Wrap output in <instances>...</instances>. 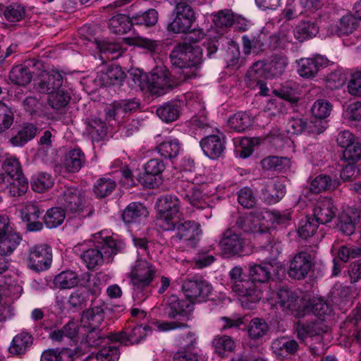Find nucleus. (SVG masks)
I'll return each mask as SVG.
<instances>
[{
    "instance_id": "1",
    "label": "nucleus",
    "mask_w": 361,
    "mask_h": 361,
    "mask_svg": "<svg viewBox=\"0 0 361 361\" xmlns=\"http://www.w3.org/2000/svg\"><path fill=\"white\" fill-rule=\"evenodd\" d=\"M195 13L189 5L182 6V75L186 79L197 74V65L202 61V50L197 41L202 38V30L197 29Z\"/></svg>"
},
{
    "instance_id": "2",
    "label": "nucleus",
    "mask_w": 361,
    "mask_h": 361,
    "mask_svg": "<svg viewBox=\"0 0 361 361\" xmlns=\"http://www.w3.org/2000/svg\"><path fill=\"white\" fill-rule=\"evenodd\" d=\"M306 314L312 311L317 319L306 322H298L295 332L299 340L304 341L308 338L320 336L329 329L326 321L330 317L331 310L326 302L321 298L310 299L306 296Z\"/></svg>"
},
{
    "instance_id": "3",
    "label": "nucleus",
    "mask_w": 361,
    "mask_h": 361,
    "mask_svg": "<svg viewBox=\"0 0 361 361\" xmlns=\"http://www.w3.org/2000/svg\"><path fill=\"white\" fill-rule=\"evenodd\" d=\"M212 290V286L200 279H188L182 285V321L190 319L196 303L205 300Z\"/></svg>"
},
{
    "instance_id": "4",
    "label": "nucleus",
    "mask_w": 361,
    "mask_h": 361,
    "mask_svg": "<svg viewBox=\"0 0 361 361\" xmlns=\"http://www.w3.org/2000/svg\"><path fill=\"white\" fill-rule=\"evenodd\" d=\"M57 201L67 214L73 216H90L94 211L93 207L87 201L85 192L73 186L64 187Z\"/></svg>"
},
{
    "instance_id": "5",
    "label": "nucleus",
    "mask_w": 361,
    "mask_h": 361,
    "mask_svg": "<svg viewBox=\"0 0 361 361\" xmlns=\"http://www.w3.org/2000/svg\"><path fill=\"white\" fill-rule=\"evenodd\" d=\"M233 283L232 290L238 296L241 305L244 308L253 309L260 300L262 292L260 288H252V282L243 279V269L235 267L229 271Z\"/></svg>"
},
{
    "instance_id": "6",
    "label": "nucleus",
    "mask_w": 361,
    "mask_h": 361,
    "mask_svg": "<svg viewBox=\"0 0 361 361\" xmlns=\"http://www.w3.org/2000/svg\"><path fill=\"white\" fill-rule=\"evenodd\" d=\"M267 300L272 307L280 308L286 314H290L296 317L306 315L307 307L304 306L307 301L306 296L300 299L295 293L288 288H282L271 293Z\"/></svg>"
},
{
    "instance_id": "7",
    "label": "nucleus",
    "mask_w": 361,
    "mask_h": 361,
    "mask_svg": "<svg viewBox=\"0 0 361 361\" xmlns=\"http://www.w3.org/2000/svg\"><path fill=\"white\" fill-rule=\"evenodd\" d=\"M159 226L166 231L180 227V201L177 196L169 194L161 197L157 202Z\"/></svg>"
},
{
    "instance_id": "8",
    "label": "nucleus",
    "mask_w": 361,
    "mask_h": 361,
    "mask_svg": "<svg viewBox=\"0 0 361 361\" xmlns=\"http://www.w3.org/2000/svg\"><path fill=\"white\" fill-rule=\"evenodd\" d=\"M122 249V245L118 244L114 239L107 238L102 245L87 249L82 252L80 257L89 269L102 265L104 261L110 262L112 257Z\"/></svg>"
},
{
    "instance_id": "9",
    "label": "nucleus",
    "mask_w": 361,
    "mask_h": 361,
    "mask_svg": "<svg viewBox=\"0 0 361 361\" xmlns=\"http://www.w3.org/2000/svg\"><path fill=\"white\" fill-rule=\"evenodd\" d=\"M25 260L27 267L36 272L48 269L52 262V250L46 244H37L29 247Z\"/></svg>"
},
{
    "instance_id": "10",
    "label": "nucleus",
    "mask_w": 361,
    "mask_h": 361,
    "mask_svg": "<svg viewBox=\"0 0 361 361\" xmlns=\"http://www.w3.org/2000/svg\"><path fill=\"white\" fill-rule=\"evenodd\" d=\"M267 209H259L245 216H240L235 223L236 228L245 232L254 233H266L271 226V224L264 218Z\"/></svg>"
},
{
    "instance_id": "11",
    "label": "nucleus",
    "mask_w": 361,
    "mask_h": 361,
    "mask_svg": "<svg viewBox=\"0 0 361 361\" xmlns=\"http://www.w3.org/2000/svg\"><path fill=\"white\" fill-rule=\"evenodd\" d=\"M288 59L285 56H276L269 65L263 61L256 62L247 72V77L253 79L258 78L279 76L285 71L288 65Z\"/></svg>"
},
{
    "instance_id": "12",
    "label": "nucleus",
    "mask_w": 361,
    "mask_h": 361,
    "mask_svg": "<svg viewBox=\"0 0 361 361\" xmlns=\"http://www.w3.org/2000/svg\"><path fill=\"white\" fill-rule=\"evenodd\" d=\"M247 245V241L237 233L236 226L226 230L219 242L221 252L226 257L244 254Z\"/></svg>"
},
{
    "instance_id": "13",
    "label": "nucleus",
    "mask_w": 361,
    "mask_h": 361,
    "mask_svg": "<svg viewBox=\"0 0 361 361\" xmlns=\"http://www.w3.org/2000/svg\"><path fill=\"white\" fill-rule=\"evenodd\" d=\"M147 82L149 92L152 94L161 95L177 86L170 76V73L164 67L157 66L147 77Z\"/></svg>"
},
{
    "instance_id": "14",
    "label": "nucleus",
    "mask_w": 361,
    "mask_h": 361,
    "mask_svg": "<svg viewBox=\"0 0 361 361\" xmlns=\"http://www.w3.org/2000/svg\"><path fill=\"white\" fill-rule=\"evenodd\" d=\"M155 273V268L150 262L137 260L130 274L133 289L140 291L148 287L153 281Z\"/></svg>"
},
{
    "instance_id": "15",
    "label": "nucleus",
    "mask_w": 361,
    "mask_h": 361,
    "mask_svg": "<svg viewBox=\"0 0 361 361\" xmlns=\"http://www.w3.org/2000/svg\"><path fill=\"white\" fill-rule=\"evenodd\" d=\"M281 264L273 260L272 262H262L259 264H250L248 274L250 279L249 282H252V288H257L255 283H264L269 281L271 276L279 275Z\"/></svg>"
},
{
    "instance_id": "16",
    "label": "nucleus",
    "mask_w": 361,
    "mask_h": 361,
    "mask_svg": "<svg viewBox=\"0 0 361 361\" xmlns=\"http://www.w3.org/2000/svg\"><path fill=\"white\" fill-rule=\"evenodd\" d=\"M164 314L166 317L173 319L170 322H156L155 326L160 331H169L180 327V321L177 317L180 316V301L178 296L171 295L167 300L164 309Z\"/></svg>"
},
{
    "instance_id": "17",
    "label": "nucleus",
    "mask_w": 361,
    "mask_h": 361,
    "mask_svg": "<svg viewBox=\"0 0 361 361\" xmlns=\"http://www.w3.org/2000/svg\"><path fill=\"white\" fill-rule=\"evenodd\" d=\"M21 237L12 231L9 219L0 216V255H11L18 247Z\"/></svg>"
},
{
    "instance_id": "18",
    "label": "nucleus",
    "mask_w": 361,
    "mask_h": 361,
    "mask_svg": "<svg viewBox=\"0 0 361 361\" xmlns=\"http://www.w3.org/2000/svg\"><path fill=\"white\" fill-rule=\"evenodd\" d=\"M165 164L161 160L152 159L145 165V172L137 178L138 182L146 188H154L162 183L161 173Z\"/></svg>"
},
{
    "instance_id": "19",
    "label": "nucleus",
    "mask_w": 361,
    "mask_h": 361,
    "mask_svg": "<svg viewBox=\"0 0 361 361\" xmlns=\"http://www.w3.org/2000/svg\"><path fill=\"white\" fill-rule=\"evenodd\" d=\"M200 144L204 154L212 159L221 157L225 149L224 135L218 129L202 138Z\"/></svg>"
},
{
    "instance_id": "20",
    "label": "nucleus",
    "mask_w": 361,
    "mask_h": 361,
    "mask_svg": "<svg viewBox=\"0 0 361 361\" xmlns=\"http://www.w3.org/2000/svg\"><path fill=\"white\" fill-rule=\"evenodd\" d=\"M151 331L150 327L146 325H137L118 333H110L109 337L111 341L119 342L125 345L138 343Z\"/></svg>"
},
{
    "instance_id": "21",
    "label": "nucleus",
    "mask_w": 361,
    "mask_h": 361,
    "mask_svg": "<svg viewBox=\"0 0 361 361\" xmlns=\"http://www.w3.org/2000/svg\"><path fill=\"white\" fill-rule=\"evenodd\" d=\"M63 86V76L58 71L52 70L43 73L35 80V90L42 94L49 95Z\"/></svg>"
},
{
    "instance_id": "22",
    "label": "nucleus",
    "mask_w": 361,
    "mask_h": 361,
    "mask_svg": "<svg viewBox=\"0 0 361 361\" xmlns=\"http://www.w3.org/2000/svg\"><path fill=\"white\" fill-rule=\"evenodd\" d=\"M313 266L311 255L306 252L295 255L290 262L288 276L294 279H304Z\"/></svg>"
},
{
    "instance_id": "23",
    "label": "nucleus",
    "mask_w": 361,
    "mask_h": 361,
    "mask_svg": "<svg viewBox=\"0 0 361 361\" xmlns=\"http://www.w3.org/2000/svg\"><path fill=\"white\" fill-rule=\"evenodd\" d=\"M285 194L286 187L281 178L276 177L263 181L262 198L268 204L279 202Z\"/></svg>"
},
{
    "instance_id": "24",
    "label": "nucleus",
    "mask_w": 361,
    "mask_h": 361,
    "mask_svg": "<svg viewBox=\"0 0 361 361\" xmlns=\"http://www.w3.org/2000/svg\"><path fill=\"white\" fill-rule=\"evenodd\" d=\"M298 73L305 78H312L317 75L319 68L326 64V59L320 55L313 58H302L298 61Z\"/></svg>"
},
{
    "instance_id": "25",
    "label": "nucleus",
    "mask_w": 361,
    "mask_h": 361,
    "mask_svg": "<svg viewBox=\"0 0 361 361\" xmlns=\"http://www.w3.org/2000/svg\"><path fill=\"white\" fill-rule=\"evenodd\" d=\"M202 186L195 183H190L185 190L187 193L183 199L182 204H190L197 209H204L209 206V197L206 194H202Z\"/></svg>"
},
{
    "instance_id": "26",
    "label": "nucleus",
    "mask_w": 361,
    "mask_h": 361,
    "mask_svg": "<svg viewBox=\"0 0 361 361\" xmlns=\"http://www.w3.org/2000/svg\"><path fill=\"white\" fill-rule=\"evenodd\" d=\"M360 212L357 209L348 207L338 216L337 226L344 234L350 235L355 229V225L360 219Z\"/></svg>"
},
{
    "instance_id": "27",
    "label": "nucleus",
    "mask_w": 361,
    "mask_h": 361,
    "mask_svg": "<svg viewBox=\"0 0 361 361\" xmlns=\"http://www.w3.org/2000/svg\"><path fill=\"white\" fill-rule=\"evenodd\" d=\"M90 274L87 272L80 276L76 272L71 270L61 271L56 275L54 280L56 287L60 289H70L75 287L80 280L86 279L89 281Z\"/></svg>"
},
{
    "instance_id": "28",
    "label": "nucleus",
    "mask_w": 361,
    "mask_h": 361,
    "mask_svg": "<svg viewBox=\"0 0 361 361\" xmlns=\"http://www.w3.org/2000/svg\"><path fill=\"white\" fill-rule=\"evenodd\" d=\"M38 130L35 124L24 123L17 128L16 133L10 138L9 142L14 147H23L36 136Z\"/></svg>"
},
{
    "instance_id": "29",
    "label": "nucleus",
    "mask_w": 361,
    "mask_h": 361,
    "mask_svg": "<svg viewBox=\"0 0 361 361\" xmlns=\"http://www.w3.org/2000/svg\"><path fill=\"white\" fill-rule=\"evenodd\" d=\"M313 214L319 224L330 222L336 214V208L331 199L324 198L316 203Z\"/></svg>"
},
{
    "instance_id": "30",
    "label": "nucleus",
    "mask_w": 361,
    "mask_h": 361,
    "mask_svg": "<svg viewBox=\"0 0 361 361\" xmlns=\"http://www.w3.org/2000/svg\"><path fill=\"white\" fill-rule=\"evenodd\" d=\"M358 20L351 13L343 15L336 24L331 25V32L339 37L348 36L358 27Z\"/></svg>"
},
{
    "instance_id": "31",
    "label": "nucleus",
    "mask_w": 361,
    "mask_h": 361,
    "mask_svg": "<svg viewBox=\"0 0 361 361\" xmlns=\"http://www.w3.org/2000/svg\"><path fill=\"white\" fill-rule=\"evenodd\" d=\"M126 78L125 72L119 66H111L106 71H101L97 76L102 86L120 85Z\"/></svg>"
},
{
    "instance_id": "32",
    "label": "nucleus",
    "mask_w": 361,
    "mask_h": 361,
    "mask_svg": "<svg viewBox=\"0 0 361 361\" xmlns=\"http://www.w3.org/2000/svg\"><path fill=\"white\" fill-rule=\"evenodd\" d=\"M104 312L101 306H95L84 311L82 314V329H95L99 328V325L104 321Z\"/></svg>"
},
{
    "instance_id": "33",
    "label": "nucleus",
    "mask_w": 361,
    "mask_h": 361,
    "mask_svg": "<svg viewBox=\"0 0 361 361\" xmlns=\"http://www.w3.org/2000/svg\"><path fill=\"white\" fill-rule=\"evenodd\" d=\"M271 348L274 353L277 357L285 358L297 352L298 350V343L293 339L281 337L275 339L272 342Z\"/></svg>"
},
{
    "instance_id": "34",
    "label": "nucleus",
    "mask_w": 361,
    "mask_h": 361,
    "mask_svg": "<svg viewBox=\"0 0 361 361\" xmlns=\"http://www.w3.org/2000/svg\"><path fill=\"white\" fill-rule=\"evenodd\" d=\"M32 343V336L29 333L23 331L13 337L8 351L13 355L21 356L27 352Z\"/></svg>"
},
{
    "instance_id": "35",
    "label": "nucleus",
    "mask_w": 361,
    "mask_h": 361,
    "mask_svg": "<svg viewBox=\"0 0 361 361\" xmlns=\"http://www.w3.org/2000/svg\"><path fill=\"white\" fill-rule=\"evenodd\" d=\"M99 293L100 290L97 288L92 289L78 288L70 295L68 303L72 307L82 309L87 306L90 293L96 295Z\"/></svg>"
},
{
    "instance_id": "36",
    "label": "nucleus",
    "mask_w": 361,
    "mask_h": 361,
    "mask_svg": "<svg viewBox=\"0 0 361 361\" xmlns=\"http://www.w3.org/2000/svg\"><path fill=\"white\" fill-rule=\"evenodd\" d=\"M87 131L91 136L93 141L98 142L104 137L107 133V126L106 123L97 118L96 116H92L85 121Z\"/></svg>"
},
{
    "instance_id": "37",
    "label": "nucleus",
    "mask_w": 361,
    "mask_h": 361,
    "mask_svg": "<svg viewBox=\"0 0 361 361\" xmlns=\"http://www.w3.org/2000/svg\"><path fill=\"white\" fill-rule=\"evenodd\" d=\"M187 338H184V349L182 350V361H198L200 349L195 347L196 336L192 331L185 329Z\"/></svg>"
},
{
    "instance_id": "38",
    "label": "nucleus",
    "mask_w": 361,
    "mask_h": 361,
    "mask_svg": "<svg viewBox=\"0 0 361 361\" xmlns=\"http://www.w3.org/2000/svg\"><path fill=\"white\" fill-rule=\"evenodd\" d=\"M319 32L317 24L311 21H302L293 30L294 37L299 42L311 39Z\"/></svg>"
},
{
    "instance_id": "39",
    "label": "nucleus",
    "mask_w": 361,
    "mask_h": 361,
    "mask_svg": "<svg viewBox=\"0 0 361 361\" xmlns=\"http://www.w3.org/2000/svg\"><path fill=\"white\" fill-rule=\"evenodd\" d=\"M202 231L200 225L191 221H185L182 224V240L187 246L193 247L200 240Z\"/></svg>"
},
{
    "instance_id": "40",
    "label": "nucleus",
    "mask_w": 361,
    "mask_h": 361,
    "mask_svg": "<svg viewBox=\"0 0 361 361\" xmlns=\"http://www.w3.org/2000/svg\"><path fill=\"white\" fill-rule=\"evenodd\" d=\"M70 99L71 94L68 89L61 86L55 92L49 95L47 102L52 109L59 111L68 104Z\"/></svg>"
},
{
    "instance_id": "41",
    "label": "nucleus",
    "mask_w": 361,
    "mask_h": 361,
    "mask_svg": "<svg viewBox=\"0 0 361 361\" xmlns=\"http://www.w3.org/2000/svg\"><path fill=\"white\" fill-rule=\"evenodd\" d=\"M85 162L84 153L80 149H73L66 154L64 165L71 173L78 172Z\"/></svg>"
},
{
    "instance_id": "42",
    "label": "nucleus",
    "mask_w": 361,
    "mask_h": 361,
    "mask_svg": "<svg viewBox=\"0 0 361 361\" xmlns=\"http://www.w3.org/2000/svg\"><path fill=\"white\" fill-rule=\"evenodd\" d=\"M339 185L340 182L337 180H331L326 175H319L312 180L310 190L314 193H319L325 190H334Z\"/></svg>"
},
{
    "instance_id": "43",
    "label": "nucleus",
    "mask_w": 361,
    "mask_h": 361,
    "mask_svg": "<svg viewBox=\"0 0 361 361\" xmlns=\"http://www.w3.org/2000/svg\"><path fill=\"white\" fill-rule=\"evenodd\" d=\"M147 214V211L143 204L139 202H131L124 209L122 217L125 223L130 224Z\"/></svg>"
},
{
    "instance_id": "44",
    "label": "nucleus",
    "mask_w": 361,
    "mask_h": 361,
    "mask_svg": "<svg viewBox=\"0 0 361 361\" xmlns=\"http://www.w3.org/2000/svg\"><path fill=\"white\" fill-rule=\"evenodd\" d=\"M132 24L131 18L123 14H118L109 19V27L112 32L122 35L130 30Z\"/></svg>"
},
{
    "instance_id": "45",
    "label": "nucleus",
    "mask_w": 361,
    "mask_h": 361,
    "mask_svg": "<svg viewBox=\"0 0 361 361\" xmlns=\"http://www.w3.org/2000/svg\"><path fill=\"white\" fill-rule=\"evenodd\" d=\"M32 73L28 68L23 65L16 66L9 73L10 80L18 85H26L32 80Z\"/></svg>"
},
{
    "instance_id": "46",
    "label": "nucleus",
    "mask_w": 361,
    "mask_h": 361,
    "mask_svg": "<svg viewBox=\"0 0 361 361\" xmlns=\"http://www.w3.org/2000/svg\"><path fill=\"white\" fill-rule=\"evenodd\" d=\"M212 343L215 353L222 357L233 352L235 347L234 341L228 336H218L213 340Z\"/></svg>"
},
{
    "instance_id": "47",
    "label": "nucleus",
    "mask_w": 361,
    "mask_h": 361,
    "mask_svg": "<svg viewBox=\"0 0 361 361\" xmlns=\"http://www.w3.org/2000/svg\"><path fill=\"white\" fill-rule=\"evenodd\" d=\"M66 213V212L61 206L48 209L44 216L45 225L49 228H54L60 226L65 219Z\"/></svg>"
},
{
    "instance_id": "48",
    "label": "nucleus",
    "mask_w": 361,
    "mask_h": 361,
    "mask_svg": "<svg viewBox=\"0 0 361 361\" xmlns=\"http://www.w3.org/2000/svg\"><path fill=\"white\" fill-rule=\"evenodd\" d=\"M252 118L245 112H238L228 119L229 126L238 132L243 131L252 126Z\"/></svg>"
},
{
    "instance_id": "49",
    "label": "nucleus",
    "mask_w": 361,
    "mask_h": 361,
    "mask_svg": "<svg viewBox=\"0 0 361 361\" xmlns=\"http://www.w3.org/2000/svg\"><path fill=\"white\" fill-rule=\"evenodd\" d=\"M180 107V105L178 102H170L158 108L157 114L161 120L166 122H172L178 118Z\"/></svg>"
},
{
    "instance_id": "50",
    "label": "nucleus",
    "mask_w": 361,
    "mask_h": 361,
    "mask_svg": "<svg viewBox=\"0 0 361 361\" xmlns=\"http://www.w3.org/2000/svg\"><path fill=\"white\" fill-rule=\"evenodd\" d=\"M158 16V12L155 9L150 8L144 13L133 15L131 17V21L133 24L151 27L157 23Z\"/></svg>"
},
{
    "instance_id": "51",
    "label": "nucleus",
    "mask_w": 361,
    "mask_h": 361,
    "mask_svg": "<svg viewBox=\"0 0 361 361\" xmlns=\"http://www.w3.org/2000/svg\"><path fill=\"white\" fill-rule=\"evenodd\" d=\"M85 334V342L90 347L99 346L106 338L111 340L110 335H104L99 328L95 329H82Z\"/></svg>"
},
{
    "instance_id": "52",
    "label": "nucleus",
    "mask_w": 361,
    "mask_h": 361,
    "mask_svg": "<svg viewBox=\"0 0 361 361\" xmlns=\"http://www.w3.org/2000/svg\"><path fill=\"white\" fill-rule=\"evenodd\" d=\"M269 330L268 324L264 320L255 318L251 320L247 327L249 336L253 339L263 337Z\"/></svg>"
},
{
    "instance_id": "53",
    "label": "nucleus",
    "mask_w": 361,
    "mask_h": 361,
    "mask_svg": "<svg viewBox=\"0 0 361 361\" xmlns=\"http://www.w3.org/2000/svg\"><path fill=\"white\" fill-rule=\"evenodd\" d=\"M13 121L14 114L12 109L0 101V133L10 128Z\"/></svg>"
},
{
    "instance_id": "54",
    "label": "nucleus",
    "mask_w": 361,
    "mask_h": 361,
    "mask_svg": "<svg viewBox=\"0 0 361 361\" xmlns=\"http://www.w3.org/2000/svg\"><path fill=\"white\" fill-rule=\"evenodd\" d=\"M31 185L35 191L42 192L53 186L54 178L51 174L42 172L33 179Z\"/></svg>"
},
{
    "instance_id": "55",
    "label": "nucleus",
    "mask_w": 361,
    "mask_h": 361,
    "mask_svg": "<svg viewBox=\"0 0 361 361\" xmlns=\"http://www.w3.org/2000/svg\"><path fill=\"white\" fill-rule=\"evenodd\" d=\"M318 224L319 223L314 218L307 217L300 223L298 235L305 239L312 236L317 231Z\"/></svg>"
},
{
    "instance_id": "56",
    "label": "nucleus",
    "mask_w": 361,
    "mask_h": 361,
    "mask_svg": "<svg viewBox=\"0 0 361 361\" xmlns=\"http://www.w3.org/2000/svg\"><path fill=\"white\" fill-rule=\"evenodd\" d=\"M116 188V183L110 179L102 178L94 185V192L98 197H105L111 194Z\"/></svg>"
},
{
    "instance_id": "57",
    "label": "nucleus",
    "mask_w": 361,
    "mask_h": 361,
    "mask_svg": "<svg viewBox=\"0 0 361 361\" xmlns=\"http://www.w3.org/2000/svg\"><path fill=\"white\" fill-rule=\"evenodd\" d=\"M10 178L12 179L10 188V192L12 195L20 196L27 191L28 182L22 173Z\"/></svg>"
},
{
    "instance_id": "58",
    "label": "nucleus",
    "mask_w": 361,
    "mask_h": 361,
    "mask_svg": "<svg viewBox=\"0 0 361 361\" xmlns=\"http://www.w3.org/2000/svg\"><path fill=\"white\" fill-rule=\"evenodd\" d=\"M331 109V104L328 101L318 99L314 103L312 112L315 118L323 120L330 115Z\"/></svg>"
},
{
    "instance_id": "59",
    "label": "nucleus",
    "mask_w": 361,
    "mask_h": 361,
    "mask_svg": "<svg viewBox=\"0 0 361 361\" xmlns=\"http://www.w3.org/2000/svg\"><path fill=\"white\" fill-rule=\"evenodd\" d=\"M158 150L161 156L172 159L176 158L180 151V146L178 140L171 142H164L159 145Z\"/></svg>"
},
{
    "instance_id": "60",
    "label": "nucleus",
    "mask_w": 361,
    "mask_h": 361,
    "mask_svg": "<svg viewBox=\"0 0 361 361\" xmlns=\"http://www.w3.org/2000/svg\"><path fill=\"white\" fill-rule=\"evenodd\" d=\"M97 361H118L120 357V351L117 347H104L98 351L95 356Z\"/></svg>"
},
{
    "instance_id": "61",
    "label": "nucleus",
    "mask_w": 361,
    "mask_h": 361,
    "mask_svg": "<svg viewBox=\"0 0 361 361\" xmlns=\"http://www.w3.org/2000/svg\"><path fill=\"white\" fill-rule=\"evenodd\" d=\"M4 15L8 21L18 22L24 18L25 11L21 5L15 4L6 7L4 11Z\"/></svg>"
},
{
    "instance_id": "62",
    "label": "nucleus",
    "mask_w": 361,
    "mask_h": 361,
    "mask_svg": "<svg viewBox=\"0 0 361 361\" xmlns=\"http://www.w3.org/2000/svg\"><path fill=\"white\" fill-rule=\"evenodd\" d=\"M24 110L30 115H35L42 111V104L36 96H27L22 102Z\"/></svg>"
},
{
    "instance_id": "63",
    "label": "nucleus",
    "mask_w": 361,
    "mask_h": 361,
    "mask_svg": "<svg viewBox=\"0 0 361 361\" xmlns=\"http://www.w3.org/2000/svg\"><path fill=\"white\" fill-rule=\"evenodd\" d=\"M238 202L243 207L251 208L256 203V198L252 190L248 187H244L238 192Z\"/></svg>"
},
{
    "instance_id": "64",
    "label": "nucleus",
    "mask_w": 361,
    "mask_h": 361,
    "mask_svg": "<svg viewBox=\"0 0 361 361\" xmlns=\"http://www.w3.org/2000/svg\"><path fill=\"white\" fill-rule=\"evenodd\" d=\"M347 89L350 94L361 97V71H356L351 74Z\"/></svg>"
}]
</instances>
